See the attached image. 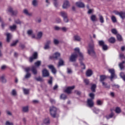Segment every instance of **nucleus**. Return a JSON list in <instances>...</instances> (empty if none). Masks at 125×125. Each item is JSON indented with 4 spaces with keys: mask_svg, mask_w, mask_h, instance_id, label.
<instances>
[{
    "mask_svg": "<svg viewBox=\"0 0 125 125\" xmlns=\"http://www.w3.org/2000/svg\"><path fill=\"white\" fill-rule=\"evenodd\" d=\"M75 52L72 54L70 57L69 60L71 62H75L77 60L78 55H79L80 59L79 61L81 60H83V55L81 52H80L79 48H76L74 49Z\"/></svg>",
    "mask_w": 125,
    "mask_h": 125,
    "instance_id": "nucleus-1",
    "label": "nucleus"
},
{
    "mask_svg": "<svg viewBox=\"0 0 125 125\" xmlns=\"http://www.w3.org/2000/svg\"><path fill=\"white\" fill-rule=\"evenodd\" d=\"M87 53L90 56L92 57L95 56V51H94V43L93 42H91L88 45L87 48Z\"/></svg>",
    "mask_w": 125,
    "mask_h": 125,
    "instance_id": "nucleus-2",
    "label": "nucleus"
},
{
    "mask_svg": "<svg viewBox=\"0 0 125 125\" xmlns=\"http://www.w3.org/2000/svg\"><path fill=\"white\" fill-rule=\"evenodd\" d=\"M42 64V62L41 61H37V62H35V66H33L31 68V71L34 75H37L38 74V71H37V67H39Z\"/></svg>",
    "mask_w": 125,
    "mask_h": 125,
    "instance_id": "nucleus-3",
    "label": "nucleus"
},
{
    "mask_svg": "<svg viewBox=\"0 0 125 125\" xmlns=\"http://www.w3.org/2000/svg\"><path fill=\"white\" fill-rule=\"evenodd\" d=\"M57 111V108L55 106H52L50 107V113L51 114V116L53 118H55Z\"/></svg>",
    "mask_w": 125,
    "mask_h": 125,
    "instance_id": "nucleus-4",
    "label": "nucleus"
},
{
    "mask_svg": "<svg viewBox=\"0 0 125 125\" xmlns=\"http://www.w3.org/2000/svg\"><path fill=\"white\" fill-rule=\"evenodd\" d=\"M108 72L111 74L110 79L111 82H113V79H117V75L115 74V70L114 69H109Z\"/></svg>",
    "mask_w": 125,
    "mask_h": 125,
    "instance_id": "nucleus-5",
    "label": "nucleus"
},
{
    "mask_svg": "<svg viewBox=\"0 0 125 125\" xmlns=\"http://www.w3.org/2000/svg\"><path fill=\"white\" fill-rule=\"evenodd\" d=\"M114 13L116 14V15H119L123 20L125 19V12H119L118 11H114Z\"/></svg>",
    "mask_w": 125,
    "mask_h": 125,
    "instance_id": "nucleus-6",
    "label": "nucleus"
},
{
    "mask_svg": "<svg viewBox=\"0 0 125 125\" xmlns=\"http://www.w3.org/2000/svg\"><path fill=\"white\" fill-rule=\"evenodd\" d=\"M69 7H70V2H69L68 0H64L62 4V8H63V9H67V8H69Z\"/></svg>",
    "mask_w": 125,
    "mask_h": 125,
    "instance_id": "nucleus-7",
    "label": "nucleus"
},
{
    "mask_svg": "<svg viewBox=\"0 0 125 125\" xmlns=\"http://www.w3.org/2000/svg\"><path fill=\"white\" fill-rule=\"evenodd\" d=\"M73 40L74 42H81L82 39L80 35L76 34L73 36Z\"/></svg>",
    "mask_w": 125,
    "mask_h": 125,
    "instance_id": "nucleus-8",
    "label": "nucleus"
},
{
    "mask_svg": "<svg viewBox=\"0 0 125 125\" xmlns=\"http://www.w3.org/2000/svg\"><path fill=\"white\" fill-rule=\"evenodd\" d=\"M75 88V86H72L70 87H68L66 88V89L64 90L65 92L66 93H67L68 94H70L71 92H72V90Z\"/></svg>",
    "mask_w": 125,
    "mask_h": 125,
    "instance_id": "nucleus-9",
    "label": "nucleus"
},
{
    "mask_svg": "<svg viewBox=\"0 0 125 125\" xmlns=\"http://www.w3.org/2000/svg\"><path fill=\"white\" fill-rule=\"evenodd\" d=\"M87 104L89 107H93L94 103H93L92 99H88L87 101Z\"/></svg>",
    "mask_w": 125,
    "mask_h": 125,
    "instance_id": "nucleus-10",
    "label": "nucleus"
},
{
    "mask_svg": "<svg viewBox=\"0 0 125 125\" xmlns=\"http://www.w3.org/2000/svg\"><path fill=\"white\" fill-rule=\"evenodd\" d=\"M60 57V53H55L53 56L50 57V59H58Z\"/></svg>",
    "mask_w": 125,
    "mask_h": 125,
    "instance_id": "nucleus-11",
    "label": "nucleus"
},
{
    "mask_svg": "<svg viewBox=\"0 0 125 125\" xmlns=\"http://www.w3.org/2000/svg\"><path fill=\"white\" fill-rule=\"evenodd\" d=\"M76 5L78 7H80V8H83L84 7V3L83 2L79 1L76 3Z\"/></svg>",
    "mask_w": 125,
    "mask_h": 125,
    "instance_id": "nucleus-12",
    "label": "nucleus"
},
{
    "mask_svg": "<svg viewBox=\"0 0 125 125\" xmlns=\"http://www.w3.org/2000/svg\"><path fill=\"white\" fill-rule=\"evenodd\" d=\"M42 76L43 77H48L49 76V72L46 70V69H44L42 70Z\"/></svg>",
    "mask_w": 125,
    "mask_h": 125,
    "instance_id": "nucleus-13",
    "label": "nucleus"
},
{
    "mask_svg": "<svg viewBox=\"0 0 125 125\" xmlns=\"http://www.w3.org/2000/svg\"><path fill=\"white\" fill-rule=\"evenodd\" d=\"M33 57L30 58V62H33L34 59H37L38 58V53L35 52L33 55Z\"/></svg>",
    "mask_w": 125,
    "mask_h": 125,
    "instance_id": "nucleus-14",
    "label": "nucleus"
},
{
    "mask_svg": "<svg viewBox=\"0 0 125 125\" xmlns=\"http://www.w3.org/2000/svg\"><path fill=\"white\" fill-rule=\"evenodd\" d=\"M48 68L51 70L52 73L53 74H56V69L54 67V66L52 65H48Z\"/></svg>",
    "mask_w": 125,
    "mask_h": 125,
    "instance_id": "nucleus-15",
    "label": "nucleus"
},
{
    "mask_svg": "<svg viewBox=\"0 0 125 125\" xmlns=\"http://www.w3.org/2000/svg\"><path fill=\"white\" fill-rule=\"evenodd\" d=\"M51 44V41H48L46 42V43L45 45V46L44 47V49H49L50 48V46H49V45Z\"/></svg>",
    "mask_w": 125,
    "mask_h": 125,
    "instance_id": "nucleus-16",
    "label": "nucleus"
},
{
    "mask_svg": "<svg viewBox=\"0 0 125 125\" xmlns=\"http://www.w3.org/2000/svg\"><path fill=\"white\" fill-rule=\"evenodd\" d=\"M90 19L92 22H96L97 21V17L95 15H92L90 17Z\"/></svg>",
    "mask_w": 125,
    "mask_h": 125,
    "instance_id": "nucleus-17",
    "label": "nucleus"
},
{
    "mask_svg": "<svg viewBox=\"0 0 125 125\" xmlns=\"http://www.w3.org/2000/svg\"><path fill=\"white\" fill-rule=\"evenodd\" d=\"M93 74V72H92V70L89 69L87 70L86 72V75L87 77H91V76H92V74Z\"/></svg>",
    "mask_w": 125,
    "mask_h": 125,
    "instance_id": "nucleus-18",
    "label": "nucleus"
},
{
    "mask_svg": "<svg viewBox=\"0 0 125 125\" xmlns=\"http://www.w3.org/2000/svg\"><path fill=\"white\" fill-rule=\"evenodd\" d=\"M6 36H7V42H10V40L11 39V38H12V35L10 33H6Z\"/></svg>",
    "mask_w": 125,
    "mask_h": 125,
    "instance_id": "nucleus-19",
    "label": "nucleus"
},
{
    "mask_svg": "<svg viewBox=\"0 0 125 125\" xmlns=\"http://www.w3.org/2000/svg\"><path fill=\"white\" fill-rule=\"evenodd\" d=\"M107 79V76L105 75H102L100 76V82L101 83L104 82V81H105Z\"/></svg>",
    "mask_w": 125,
    "mask_h": 125,
    "instance_id": "nucleus-20",
    "label": "nucleus"
},
{
    "mask_svg": "<svg viewBox=\"0 0 125 125\" xmlns=\"http://www.w3.org/2000/svg\"><path fill=\"white\" fill-rule=\"evenodd\" d=\"M23 13H24V14H26L27 16H32L33 15V13H29V11H28V10L26 9L23 10Z\"/></svg>",
    "mask_w": 125,
    "mask_h": 125,
    "instance_id": "nucleus-21",
    "label": "nucleus"
},
{
    "mask_svg": "<svg viewBox=\"0 0 125 125\" xmlns=\"http://www.w3.org/2000/svg\"><path fill=\"white\" fill-rule=\"evenodd\" d=\"M115 111L116 114H121L122 112V109H121V107H117L115 108Z\"/></svg>",
    "mask_w": 125,
    "mask_h": 125,
    "instance_id": "nucleus-22",
    "label": "nucleus"
},
{
    "mask_svg": "<svg viewBox=\"0 0 125 125\" xmlns=\"http://www.w3.org/2000/svg\"><path fill=\"white\" fill-rule=\"evenodd\" d=\"M102 85L104 88H110V85H108L105 82H102Z\"/></svg>",
    "mask_w": 125,
    "mask_h": 125,
    "instance_id": "nucleus-23",
    "label": "nucleus"
},
{
    "mask_svg": "<svg viewBox=\"0 0 125 125\" xmlns=\"http://www.w3.org/2000/svg\"><path fill=\"white\" fill-rule=\"evenodd\" d=\"M42 32H39L37 34V36L36 37V39L37 40H41V38H42Z\"/></svg>",
    "mask_w": 125,
    "mask_h": 125,
    "instance_id": "nucleus-24",
    "label": "nucleus"
},
{
    "mask_svg": "<svg viewBox=\"0 0 125 125\" xmlns=\"http://www.w3.org/2000/svg\"><path fill=\"white\" fill-rule=\"evenodd\" d=\"M60 14L63 18H65V17H68V15L67 14V13L65 12L62 11L60 13Z\"/></svg>",
    "mask_w": 125,
    "mask_h": 125,
    "instance_id": "nucleus-25",
    "label": "nucleus"
},
{
    "mask_svg": "<svg viewBox=\"0 0 125 125\" xmlns=\"http://www.w3.org/2000/svg\"><path fill=\"white\" fill-rule=\"evenodd\" d=\"M99 18L100 22H101L102 23H104V18H103V16L102 15H101V14H99Z\"/></svg>",
    "mask_w": 125,
    "mask_h": 125,
    "instance_id": "nucleus-26",
    "label": "nucleus"
},
{
    "mask_svg": "<svg viewBox=\"0 0 125 125\" xmlns=\"http://www.w3.org/2000/svg\"><path fill=\"white\" fill-rule=\"evenodd\" d=\"M109 42H110V43H114L115 42H116V39L114 37H111L108 39Z\"/></svg>",
    "mask_w": 125,
    "mask_h": 125,
    "instance_id": "nucleus-27",
    "label": "nucleus"
},
{
    "mask_svg": "<svg viewBox=\"0 0 125 125\" xmlns=\"http://www.w3.org/2000/svg\"><path fill=\"white\" fill-rule=\"evenodd\" d=\"M96 88V84H92L91 87V90L92 91V92H95Z\"/></svg>",
    "mask_w": 125,
    "mask_h": 125,
    "instance_id": "nucleus-28",
    "label": "nucleus"
},
{
    "mask_svg": "<svg viewBox=\"0 0 125 125\" xmlns=\"http://www.w3.org/2000/svg\"><path fill=\"white\" fill-rule=\"evenodd\" d=\"M9 28L11 31H14L17 28V26L16 25V24H13L12 26H10Z\"/></svg>",
    "mask_w": 125,
    "mask_h": 125,
    "instance_id": "nucleus-29",
    "label": "nucleus"
},
{
    "mask_svg": "<svg viewBox=\"0 0 125 125\" xmlns=\"http://www.w3.org/2000/svg\"><path fill=\"white\" fill-rule=\"evenodd\" d=\"M114 117V113L111 112L109 115L106 116V118L107 120H109V119H111Z\"/></svg>",
    "mask_w": 125,
    "mask_h": 125,
    "instance_id": "nucleus-30",
    "label": "nucleus"
},
{
    "mask_svg": "<svg viewBox=\"0 0 125 125\" xmlns=\"http://www.w3.org/2000/svg\"><path fill=\"white\" fill-rule=\"evenodd\" d=\"M124 64H125V61H123L122 62L119 63V66L121 70H123V69L125 68V67L124 66Z\"/></svg>",
    "mask_w": 125,
    "mask_h": 125,
    "instance_id": "nucleus-31",
    "label": "nucleus"
},
{
    "mask_svg": "<svg viewBox=\"0 0 125 125\" xmlns=\"http://www.w3.org/2000/svg\"><path fill=\"white\" fill-rule=\"evenodd\" d=\"M5 76L4 75H3L0 76V79L2 81L3 83H6V80H5Z\"/></svg>",
    "mask_w": 125,
    "mask_h": 125,
    "instance_id": "nucleus-32",
    "label": "nucleus"
},
{
    "mask_svg": "<svg viewBox=\"0 0 125 125\" xmlns=\"http://www.w3.org/2000/svg\"><path fill=\"white\" fill-rule=\"evenodd\" d=\"M83 60H81V61H80V62L82 69H85V65L84 64V63H83V62H82V61H83Z\"/></svg>",
    "mask_w": 125,
    "mask_h": 125,
    "instance_id": "nucleus-33",
    "label": "nucleus"
},
{
    "mask_svg": "<svg viewBox=\"0 0 125 125\" xmlns=\"http://www.w3.org/2000/svg\"><path fill=\"white\" fill-rule=\"evenodd\" d=\"M35 80H36V81L37 82H43V80L41 77H35Z\"/></svg>",
    "mask_w": 125,
    "mask_h": 125,
    "instance_id": "nucleus-34",
    "label": "nucleus"
},
{
    "mask_svg": "<svg viewBox=\"0 0 125 125\" xmlns=\"http://www.w3.org/2000/svg\"><path fill=\"white\" fill-rule=\"evenodd\" d=\"M43 123L45 124V125H49V123H50L49 118L45 119L44 120Z\"/></svg>",
    "mask_w": 125,
    "mask_h": 125,
    "instance_id": "nucleus-35",
    "label": "nucleus"
},
{
    "mask_svg": "<svg viewBox=\"0 0 125 125\" xmlns=\"http://www.w3.org/2000/svg\"><path fill=\"white\" fill-rule=\"evenodd\" d=\"M120 77H121V78H122V79H123V81H124V82H125V73H124L123 72H121L120 73Z\"/></svg>",
    "mask_w": 125,
    "mask_h": 125,
    "instance_id": "nucleus-36",
    "label": "nucleus"
},
{
    "mask_svg": "<svg viewBox=\"0 0 125 125\" xmlns=\"http://www.w3.org/2000/svg\"><path fill=\"white\" fill-rule=\"evenodd\" d=\"M23 112H26L29 111V107L28 106H24L22 108Z\"/></svg>",
    "mask_w": 125,
    "mask_h": 125,
    "instance_id": "nucleus-37",
    "label": "nucleus"
},
{
    "mask_svg": "<svg viewBox=\"0 0 125 125\" xmlns=\"http://www.w3.org/2000/svg\"><path fill=\"white\" fill-rule=\"evenodd\" d=\"M117 40L119 41V42H121V41H123V38H122V36H121L120 34H117Z\"/></svg>",
    "mask_w": 125,
    "mask_h": 125,
    "instance_id": "nucleus-38",
    "label": "nucleus"
},
{
    "mask_svg": "<svg viewBox=\"0 0 125 125\" xmlns=\"http://www.w3.org/2000/svg\"><path fill=\"white\" fill-rule=\"evenodd\" d=\"M64 64V61L62 60H60L59 62L58 67H60V66H63Z\"/></svg>",
    "mask_w": 125,
    "mask_h": 125,
    "instance_id": "nucleus-39",
    "label": "nucleus"
},
{
    "mask_svg": "<svg viewBox=\"0 0 125 125\" xmlns=\"http://www.w3.org/2000/svg\"><path fill=\"white\" fill-rule=\"evenodd\" d=\"M99 44L100 46H103L105 44V42H104L103 41H99Z\"/></svg>",
    "mask_w": 125,
    "mask_h": 125,
    "instance_id": "nucleus-40",
    "label": "nucleus"
},
{
    "mask_svg": "<svg viewBox=\"0 0 125 125\" xmlns=\"http://www.w3.org/2000/svg\"><path fill=\"white\" fill-rule=\"evenodd\" d=\"M32 5L34 6H37V5H38V0H33L32 1Z\"/></svg>",
    "mask_w": 125,
    "mask_h": 125,
    "instance_id": "nucleus-41",
    "label": "nucleus"
},
{
    "mask_svg": "<svg viewBox=\"0 0 125 125\" xmlns=\"http://www.w3.org/2000/svg\"><path fill=\"white\" fill-rule=\"evenodd\" d=\"M23 91L24 94L27 95V94H29V92L30 91L29 90V89L23 88Z\"/></svg>",
    "mask_w": 125,
    "mask_h": 125,
    "instance_id": "nucleus-42",
    "label": "nucleus"
},
{
    "mask_svg": "<svg viewBox=\"0 0 125 125\" xmlns=\"http://www.w3.org/2000/svg\"><path fill=\"white\" fill-rule=\"evenodd\" d=\"M111 20L113 23H116V22H117V19H116L115 16H112L111 17Z\"/></svg>",
    "mask_w": 125,
    "mask_h": 125,
    "instance_id": "nucleus-43",
    "label": "nucleus"
},
{
    "mask_svg": "<svg viewBox=\"0 0 125 125\" xmlns=\"http://www.w3.org/2000/svg\"><path fill=\"white\" fill-rule=\"evenodd\" d=\"M12 95L13 96H16V95H17V93L16 92V90L15 89H13L12 91Z\"/></svg>",
    "mask_w": 125,
    "mask_h": 125,
    "instance_id": "nucleus-44",
    "label": "nucleus"
},
{
    "mask_svg": "<svg viewBox=\"0 0 125 125\" xmlns=\"http://www.w3.org/2000/svg\"><path fill=\"white\" fill-rule=\"evenodd\" d=\"M67 98V96L64 94H62L61 95V99H63V100H65Z\"/></svg>",
    "mask_w": 125,
    "mask_h": 125,
    "instance_id": "nucleus-45",
    "label": "nucleus"
},
{
    "mask_svg": "<svg viewBox=\"0 0 125 125\" xmlns=\"http://www.w3.org/2000/svg\"><path fill=\"white\" fill-rule=\"evenodd\" d=\"M93 110L94 113H95V114H98V113H99V109L96 108H94Z\"/></svg>",
    "mask_w": 125,
    "mask_h": 125,
    "instance_id": "nucleus-46",
    "label": "nucleus"
},
{
    "mask_svg": "<svg viewBox=\"0 0 125 125\" xmlns=\"http://www.w3.org/2000/svg\"><path fill=\"white\" fill-rule=\"evenodd\" d=\"M103 103H102V102L101 101V100H98L97 101V105H99L100 106H101V105H102Z\"/></svg>",
    "mask_w": 125,
    "mask_h": 125,
    "instance_id": "nucleus-47",
    "label": "nucleus"
},
{
    "mask_svg": "<svg viewBox=\"0 0 125 125\" xmlns=\"http://www.w3.org/2000/svg\"><path fill=\"white\" fill-rule=\"evenodd\" d=\"M89 96L91 98L90 99H92V100H93V99H94V94L91 93L89 94Z\"/></svg>",
    "mask_w": 125,
    "mask_h": 125,
    "instance_id": "nucleus-48",
    "label": "nucleus"
},
{
    "mask_svg": "<svg viewBox=\"0 0 125 125\" xmlns=\"http://www.w3.org/2000/svg\"><path fill=\"white\" fill-rule=\"evenodd\" d=\"M48 83L50 84V85H52V77H50V80L48 82Z\"/></svg>",
    "mask_w": 125,
    "mask_h": 125,
    "instance_id": "nucleus-49",
    "label": "nucleus"
},
{
    "mask_svg": "<svg viewBox=\"0 0 125 125\" xmlns=\"http://www.w3.org/2000/svg\"><path fill=\"white\" fill-rule=\"evenodd\" d=\"M111 32L112 34H114V35H117L118 34V32L117 31V30L116 29H112Z\"/></svg>",
    "mask_w": 125,
    "mask_h": 125,
    "instance_id": "nucleus-50",
    "label": "nucleus"
},
{
    "mask_svg": "<svg viewBox=\"0 0 125 125\" xmlns=\"http://www.w3.org/2000/svg\"><path fill=\"white\" fill-rule=\"evenodd\" d=\"M8 12L12 14L13 12V8H12L11 7H9L8 8Z\"/></svg>",
    "mask_w": 125,
    "mask_h": 125,
    "instance_id": "nucleus-51",
    "label": "nucleus"
},
{
    "mask_svg": "<svg viewBox=\"0 0 125 125\" xmlns=\"http://www.w3.org/2000/svg\"><path fill=\"white\" fill-rule=\"evenodd\" d=\"M102 48H103V49L104 50H107L108 49V46H107L106 45V44H105L103 46H102Z\"/></svg>",
    "mask_w": 125,
    "mask_h": 125,
    "instance_id": "nucleus-52",
    "label": "nucleus"
},
{
    "mask_svg": "<svg viewBox=\"0 0 125 125\" xmlns=\"http://www.w3.org/2000/svg\"><path fill=\"white\" fill-rule=\"evenodd\" d=\"M18 42V40H16L14 41L11 44V46H15L16 44H17V43Z\"/></svg>",
    "mask_w": 125,
    "mask_h": 125,
    "instance_id": "nucleus-53",
    "label": "nucleus"
},
{
    "mask_svg": "<svg viewBox=\"0 0 125 125\" xmlns=\"http://www.w3.org/2000/svg\"><path fill=\"white\" fill-rule=\"evenodd\" d=\"M27 34L29 36H31L33 34V30H28Z\"/></svg>",
    "mask_w": 125,
    "mask_h": 125,
    "instance_id": "nucleus-54",
    "label": "nucleus"
},
{
    "mask_svg": "<svg viewBox=\"0 0 125 125\" xmlns=\"http://www.w3.org/2000/svg\"><path fill=\"white\" fill-rule=\"evenodd\" d=\"M5 125H13V123L12 122H10L9 121H6L5 124Z\"/></svg>",
    "mask_w": 125,
    "mask_h": 125,
    "instance_id": "nucleus-55",
    "label": "nucleus"
},
{
    "mask_svg": "<svg viewBox=\"0 0 125 125\" xmlns=\"http://www.w3.org/2000/svg\"><path fill=\"white\" fill-rule=\"evenodd\" d=\"M63 21H64V22H65V23H68L69 22V20L68 19V17L63 18Z\"/></svg>",
    "mask_w": 125,
    "mask_h": 125,
    "instance_id": "nucleus-56",
    "label": "nucleus"
},
{
    "mask_svg": "<svg viewBox=\"0 0 125 125\" xmlns=\"http://www.w3.org/2000/svg\"><path fill=\"white\" fill-rule=\"evenodd\" d=\"M30 77H31V74L29 73H27V74L25 76V79H29V78H30Z\"/></svg>",
    "mask_w": 125,
    "mask_h": 125,
    "instance_id": "nucleus-57",
    "label": "nucleus"
},
{
    "mask_svg": "<svg viewBox=\"0 0 125 125\" xmlns=\"http://www.w3.org/2000/svg\"><path fill=\"white\" fill-rule=\"evenodd\" d=\"M54 29L56 31H60V30H61V27L56 26L54 27Z\"/></svg>",
    "mask_w": 125,
    "mask_h": 125,
    "instance_id": "nucleus-58",
    "label": "nucleus"
},
{
    "mask_svg": "<svg viewBox=\"0 0 125 125\" xmlns=\"http://www.w3.org/2000/svg\"><path fill=\"white\" fill-rule=\"evenodd\" d=\"M67 74H72V69L71 68H67Z\"/></svg>",
    "mask_w": 125,
    "mask_h": 125,
    "instance_id": "nucleus-59",
    "label": "nucleus"
},
{
    "mask_svg": "<svg viewBox=\"0 0 125 125\" xmlns=\"http://www.w3.org/2000/svg\"><path fill=\"white\" fill-rule=\"evenodd\" d=\"M12 14V15H17L18 14V11L17 10L13 11Z\"/></svg>",
    "mask_w": 125,
    "mask_h": 125,
    "instance_id": "nucleus-60",
    "label": "nucleus"
},
{
    "mask_svg": "<svg viewBox=\"0 0 125 125\" xmlns=\"http://www.w3.org/2000/svg\"><path fill=\"white\" fill-rule=\"evenodd\" d=\"M84 83H85V84L86 85H87V84H88V83H89V80H88L87 79H84Z\"/></svg>",
    "mask_w": 125,
    "mask_h": 125,
    "instance_id": "nucleus-61",
    "label": "nucleus"
},
{
    "mask_svg": "<svg viewBox=\"0 0 125 125\" xmlns=\"http://www.w3.org/2000/svg\"><path fill=\"white\" fill-rule=\"evenodd\" d=\"M54 43L55 44H58L59 43V41H58L57 39H54Z\"/></svg>",
    "mask_w": 125,
    "mask_h": 125,
    "instance_id": "nucleus-62",
    "label": "nucleus"
},
{
    "mask_svg": "<svg viewBox=\"0 0 125 125\" xmlns=\"http://www.w3.org/2000/svg\"><path fill=\"white\" fill-rule=\"evenodd\" d=\"M31 70V68L30 67H27L25 68V71L26 72V73H29Z\"/></svg>",
    "mask_w": 125,
    "mask_h": 125,
    "instance_id": "nucleus-63",
    "label": "nucleus"
},
{
    "mask_svg": "<svg viewBox=\"0 0 125 125\" xmlns=\"http://www.w3.org/2000/svg\"><path fill=\"white\" fill-rule=\"evenodd\" d=\"M15 22L16 24H21V21L19 20H17L15 21Z\"/></svg>",
    "mask_w": 125,
    "mask_h": 125,
    "instance_id": "nucleus-64",
    "label": "nucleus"
}]
</instances>
